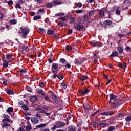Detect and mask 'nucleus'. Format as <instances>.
<instances>
[{"label":"nucleus","instance_id":"4c0bfd02","mask_svg":"<svg viewBox=\"0 0 131 131\" xmlns=\"http://www.w3.org/2000/svg\"><path fill=\"white\" fill-rule=\"evenodd\" d=\"M115 129V127L114 126H110L108 127V130L107 131H113Z\"/></svg>","mask_w":131,"mask_h":131},{"label":"nucleus","instance_id":"dca6fc26","mask_svg":"<svg viewBox=\"0 0 131 131\" xmlns=\"http://www.w3.org/2000/svg\"><path fill=\"white\" fill-rule=\"evenodd\" d=\"M104 25H111L112 24V21L110 20H107L104 21Z\"/></svg>","mask_w":131,"mask_h":131},{"label":"nucleus","instance_id":"a211bd4d","mask_svg":"<svg viewBox=\"0 0 131 131\" xmlns=\"http://www.w3.org/2000/svg\"><path fill=\"white\" fill-rule=\"evenodd\" d=\"M2 124V126L3 127H8V126H10V124L8 122H4Z\"/></svg>","mask_w":131,"mask_h":131},{"label":"nucleus","instance_id":"a18cd8bd","mask_svg":"<svg viewBox=\"0 0 131 131\" xmlns=\"http://www.w3.org/2000/svg\"><path fill=\"white\" fill-rule=\"evenodd\" d=\"M15 8L16 9H21V5H20V4L17 3L15 5Z\"/></svg>","mask_w":131,"mask_h":131},{"label":"nucleus","instance_id":"393cba45","mask_svg":"<svg viewBox=\"0 0 131 131\" xmlns=\"http://www.w3.org/2000/svg\"><path fill=\"white\" fill-rule=\"evenodd\" d=\"M118 52L119 53V54H122V53H123V48L121 47H118Z\"/></svg>","mask_w":131,"mask_h":131},{"label":"nucleus","instance_id":"7ed1b4c3","mask_svg":"<svg viewBox=\"0 0 131 131\" xmlns=\"http://www.w3.org/2000/svg\"><path fill=\"white\" fill-rule=\"evenodd\" d=\"M74 27L76 30H78L79 31H82V30H84L83 26L77 23L74 24Z\"/></svg>","mask_w":131,"mask_h":131},{"label":"nucleus","instance_id":"f257e3e1","mask_svg":"<svg viewBox=\"0 0 131 131\" xmlns=\"http://www.w3.org/2000/svg\"><path fill=\"white\" fill-rule=\"evenodd\" d=\"M20 30H21L23 34L21 37L23 38H26L27 37V35L29 33V29L28 28H20Z\"/></svg>","mask_w":131,"mask_h":131},{"label":"nucleus","instance_id":"a19ab883","mask_svg":"<svg viewBox=\"0 0 131 131\" xmlns=\"http://www.w3.org/2000/svg\"><path fill=\"white\" fill-rule=\"evenodd\" d=\"M45 10L43 9H39L38 11V14H43Z\"/></svg>","mask_w":131,"mask_h":131},{"label":"nucleus","instance_id":"f03ea898","mask_svg":"<svg viewBox=\"0 0 131 131\" xmlns=\"http://www.w3.org/2000/svg\"><path fill=\"white\" fill-rule=\"evenodd\" d=\"M110 102L114 103L115 105H117L118 104V100H116L117 97L116 96L111 94L110 96Z\"/></svg>","mask_w":131,"mask_h":131},{"label":"nucleus","instance_id":"bb28decb","mask_svg":"<svg viewBox=\"0 0 131 131\" xmlns=\"http://www.w3.org/2000/svg\"><path fill=\"white\" fill-rule=\"evenodd\" d=\"M22 109H24V110H29V107L28 106L24 104V105L21 107Z\"/></svg>","mask_w":131,"mask_h":131},{"label":"nucleus","instance_id":"f8f14e48","mask_svg":"<svg viewBox=\"0 0 131 131\" xmlns=\"http://www.w3.org/2000/svg\"><path fill=\"white\" fill-rule=\"evenodd\" d=\"M69 131H76V128L73 125H72L69 127Z\"/></svg>","mask_w":131,"mask_h":131},{"label":"nucleus","instance_id":"412c9836","mask_svg":"<svg viewBox=\"0 0 131 131\" xmlns=\"http://www.w3.org/2000/svg\"><path fill=\"white\" fill-rule=\"evenodd\" d=\"M7 94H8V95H13L14 91L11 89H8L6 91Z\"/></svg>","mask_w":131,"mask_h":131},{"label":"nucleus","instance_id":"ddd939ff","mask_svg":"<svg viewBox=\"0 0 131 131\" xmlns=\"http://www.w3.org/2000/svg\"><path fill=\"white\" fill-rule=\"evenodd\" d=\"M9 23L11 25H15L17 24V20L16 19H10L9 20Z\"/></svg>","mask_w":131,"mask_h":131},{"label":"nucleus","instance_id":"79ce46f5","mask_svg":"<svg viewBox=\"0 0 131 131\" xmlns=\"http://www.w3.org/2000/svg\"><path fill=\"white\" fill-rule=\"evenodd\" d=\"M33 19L35 21L36 20H39V19H40V16L36 15L34 17Z\"/></svg>","mask_w":131,"mask_h":131},{"label":"nucleus","instance_id":"9d476101","mask_svg":"<svg viewBox=\"0 0 131 131\" xmlns=\"http://www.w3.org/2000/svg\"><path fill=\"white\" fill-rule=\"evenodd\" d=\"M90 45L93 47H99V42H97L95 40L90 42Z\"/></svg>","mask_w":131,"mask_h":131},{"label":"nucleus","instance_id":"3c124183","mask_svg":"<svg viewBox=\"0 0 131 131\" xmlns=\"http://www.w3.org/2000/svg\"><path fill=\"white\" fill-rule=\"evenodd\" d=\"M78 8H81L82 7V3L78 2L77 4Z\"/></svg>","mask_w":131,"mask_h":131},{"label":"nucleus","instance_id":"6e6d98bb","mask_svg":"<svg viewBox=\"0 0 131 131\" xmlns=\"http://www.w3.org/2000/svg\"><path fill=\"white\" fill-rule=\"evenodd\" d=\"M53 7V5H52V3H48L47 5V8H52Z\"/></svg>","mask_w":131,"mask_h":131},{"label":"nucleus","instance_id":"b1692460","mask_svg":"<svg viewBox=\"0 0 131 131\" xmlns=\"http://www.w3.org/2000/svg\"><path fill=\"white\" fill-rule=\"evenodd\" d=\"M37 93H38L39 94H40L41 95H42V96H44L45 95V93H43V91L41 89H37Z\"/></svg>","mask_w":131,"mask_h":131},{"label":"nucleus","instance_id":"c9c22d12","mask_svg":"<svg viewBox=\"0 0 131 131\" xmlns=\"http://www.w3.org/2000/svg\"><path fill=\"white\" fill-rule=\"evenodd\" d=\"M66 49L67 51H70L72 49V47L69 45H68L66 47Z\"/></svg>","mask_w":131,"mask_h":131},{"label":"nucleus","instance_id":"1a4fd4ad","mask_svg":"<svg viewBox=\"0 0 131 131\" xmlns=\"http://www.w3.org/2000/svg\"><path fill=\"white\" fill-rule=\"evenodd\" d=\"M114 114L113 112H105L101 114V115H104L105 116H108V115H113Z\"/></svg>","mask_w":131,"mask_h":131},{"label":"nucleus","instance_id":"2eb2a0df","mask_svg":"<svg viewBox=\"0 0 131 131\" xmlns=\"http://www.w3.org/2000/svg\"><path fill=\"white\" fill-rule=\"evenodd\" d=\"M52 3L54 4V5H61V4H63V2H61L59 0H54Z\"/></svg>","mask_w":131,"mask_h":131},{"label":"nucleus","instance_id":"774afa93","mask_svg":"<svg viewBox=\"0 0 131 131\" xmlns=\"http://www.w3.org/2000/svg\"><path fill=\"white\" fill-rule=\"evenodd\" d=\"M18 131H25L24 129L23 128H19Z\"/></svg>","mask_w":131,"mask_h":131},{"label":"nucleus","instance_id":"c756f323","mask_svg":"<svg viewBox=\"0 0 131 131\" xmlns=\"http://www.w3.org/2000/svg\"><path fill=\"white\" fill-rule=\"evenodd\" d=\"M52 68H53L54 69H58V64L53 63L52 64Z\"/></svg>","mask_w":131,"mask_h":131},{"label":"nucleus","instance_id":"72a5a7b5","mask_svg":"<svg viewBox=\"0 0 131 131\" xmlns=\"http://www.w3.org/2000/svg\"><path fill=\"white\" fill-rule=\"evenodd\" d=\"M99 125H100V126H101V127H105V126H106V123H105L103 122H101L99 123Z\"/></svg>","mask_w":131,"mask_h":131},{"label":"nucleus","instance_id":"338daca9","mask_svg":"<svg viewBox=\"0 0 131 131\" xmlns=\"http://www.w3.org/2000/svg\"><path fill=\"white\" fill-rule=\"evenodd\" d=\"M4 15H3L2 13H0V19H3V18H4Z\"/></svg>","mask_w":131,"mask_h":131},{"label":"nucleus","instance_id":"2f4dec72","mask_svg":"<svg viewBox=\"0 0 131 131\" xmlns=\"http://www.w3.org/2000/svg\"><path fill=\"white\" fill-rule=\"evenodd\" d=\"M119 67L120 68H125V67H126V64L125 63H124L123 64H120Z\"/></svg>","mask_w":131,"mask_h":131},{"label":"nucleus","instance_id":"f3484780","mask_svg":"<svg viewBox=\"0 0 131 131\" xmlns=\"http://www.w3.org/2000/svg\"><path fill=\"white\" fill-rule=\"evenodd\" d=\"M60 63H61L62 64H63L64 65H66L67 64V61L64 58H61L59 60Z\"/></svg>","mask_w":131,"mask_h":131},{"label":"nucleus","instance_id":"49530a36","mask_svg":"<svg viewBox=\"0 0 131 131\" xmlns=\"http://www.w3.org/2000/svg\"><path fill=\"white\" fill-rule=\"evenodd\" d=\"M57 78H58V79L60 80H62V79H63V76L61 75H58Z\"/></svg>","mask_w":131,"mask_h":131},{"label":"nucleus","instance_id":"0eeeda50","mask_svg":"<svg viewBox=\"0 0 131 131\" xmlns=\"http://www.w3.org/2000/svg\"><path fill=\"white\" fill-rule=\"evenodd\" d=\"M90 92V90L88 89H85L84 90H79V93L82 96H84V95H86V94H88Z\"/></svg>","mask_w":131,"mask_h":131},{"label":"nucleus","instance_id":"a878e982","mask_svg":"<svg viewBox=\"0 0 131 131\" xmlns=\"http://www.w3.org/2000/svg\"><path fill=\"white\" fill-rule=\"evenodd\" d=\"M61 89H63V90H66L67 88V85L64 83H61Z\"/></svg>","mask_w":131,"mask_h":131},{"label":"nucleus","instance_id":"58836bf2","mask_svg":"<svg viewBox=\"0 0 131 131\" xmlns=\"http://www.w3.org/2000/svg\"><path fill=\"white\" fill-rule=\"evenodd\" d=\"M39 31L40 32V33H45V32H46V30L41 28H39Z\"/></svg>","mask_w":131,"mask_h":131},{"label":"nucleus","instance_id":"ea45409f","mask_svg":"<svg viewBox=\"0 0 131 131\" xmlns=\"http://www.w3.org/2000/svg\"><path fill=\"white\" fill-rule=\"evenodd\" d=\"M74 22H75V18H74V17L70 18V23H74Z\"/></svg>","mask_w":131,"mask_h":131},{"label":"nucleus","instance_id":"5701e85b","mask_svg":"<svg viewBox=\"0 0 131 131\" xmlns=\"http://www.w3.org/2000/svg\"><path fill=\"white\" fill-rule=\"evenodd\" d=\"M88 78H89V77H88V76L83 75L80 77V79H81V80L84 81L88 79Z\"/></svg>","mask_w":131,"mask_h":131},{"label":"nucleus","instance_id":"680f3d73","mask_svg":"<svg viewBox=\"0 0 131 131\" xmlns=\"http://www.w3.org/2000/svg\"><path fill=\"white\" fill-rule=\"evenodd\" d=\"M27 91H28V92H32V89H31V88H30V87H28Z\"/></svg>","mask_w":131,"mask_h":131},{"label":"nucleus","instance_id":"4be33fe9","mask_svg":"<svg viewBox=\"0 0 131 131\" xmlns=\"http://www.w3.org/2000/svg\"><path fill=\"white\" fill-rule=\"evenodd\" d=\"M47 125V124H40L36 126L37 128H41L42 127H45Z\"/></svg>","mask_w":131,"mask_h":131},{"label":"nucleus","instance_id":"20e7f679","mask_svg":"<svg viewBox=\"0 0 131 131\" xmlns=\"http://www.w3.org/2000/svg\"><path fill=\"white\" fill-rule=\"evenodd\" d=\"M84 61V59L83 58H78L77 59H75V64L76 65H81V64H82Z\"/></svg>","mask_w":131,"mask_h":131},{"label":"nucleus","instance_id":"c03bdc74","mask_svg":"<svg viewBox=\"0 0 131 131\" xmlns=\"http://www.w3.org/2000/svg\"><path fill=\"white\" fill-rule=\"evenodd\" d=\"M6 57L7 60H10V59L12 58V56H11V55H10V54H7L6 55Z\"/></svg>","mask_w":131,"mask_h":131},{"label":"nucleus","instance_id":"423d86ee","mask_svg":"<svg viewBox=\"0 0 131 131\" xmlns=\"http://www.w3.org/2000/svg\"><path fill=\"white\" fill-rule=\"evenodd\" d=\"M3 117H4V119L2 120V122H4V121H7V122H11V120L9 118H10V116L3 114Z\"/></svg>","mask_w":131,"mask_h":131},{"label":"nucleus","instance_id":"bf43d9fd","mask_svg":"<svg viewBox=\"0 0 131 131\" xmlns=\"http://www.w3.org/2000/svg\"><path fill=\"white\" fill-rule=\"evenodd\" d=\"M56 128H57L55 125V126H53L51 128V130H53V131L56 130Z\"/></svg>","mask_w":131,"mask_h":131},{"label":"nucleus","instance_id":"9b49d317","mask_svg":"<svg viewBox=\"0 0 131 131\" xmlns=\"http://www.w3.org/2000/svg\"><path fill=\"white\" fill-rule=\"evenodd\" d=\"M31 122L34 124H36V123H37L38 122V118H35V117L32 118Z\"/></svg>","mask_w":131,"mask_h":131},{"label":"nucleus","instance_id":"69168bd1","mask_svg":"<svg viewBox=\"0 0 131 131\" xmlns=\"http://www.w3.org/2000/svg\"><path fill=\"white\" fill-rule=\"evenodd\" d=\"M47 116H49V115H51V113H47V112H45L44 113Z\"/></svg>","mask_w":131,"mask_h":131},{"label":"nucleus","instance_id":"0e129e2a","mask_svg":"<svg viewBox=\"0 0 131 131\" xmlns=\"http://www.w3.org/2000/svg\"><path fill=\"white\" fill-rule=\"evenodd\" d=\"M72 32H73L72 30H69V31L68 32V34H71Z\"/></svg>","mask_w":131,"mask_h":131},{"label":"nucleus","instance_id":"6e6552de","mask_svg":"<svg viewBox=\"0 0 131 131\" xmlns=\"http://www.w3.org/2000/svg\"><path fill=\"white\" fill-rule=\"evenodd\" d=\"M98 12L99 13V18L100 19H102L103 17H104V15H105V12H104V10L103 9L99 10Z\"/></svg>","mask_w":131,"mask_h":131},{"label":"nucleus","instance_id":"e2e57ef3","mask_svg":"<svg viewBox=\"0 0 131 131\" xmlns=\"http://www.w3.org/2000/svg\"><path fill=\"white\" fill-rule=\"evenodd\" d=\"M66 67H67V68H70L71 67V66H70L69 63H67L66 64Z\"/></svg>","mask_w":131,"mask_h":131},{"label":"nucleus","instance_id":"473e14b6","mask_svg":"<svg viewBox=\"0 0 131 131\" xmlns=\"http://www.w3.org/2000/svg\"><path fill=\"white\" fill-rule=\"evenodd\" d=\"M13 107H9L6 110V111L8 112V113H11V112H13Z\"/></svg>","mask_w":131,"mask_h":131},{"label":"nucleus","instance_id":"09e8293b","mask_svg":"<svg viewBox=\"0 0 131 131\" xmlns=\"http://www.w3.org/2000/svg\"><path fill=\"white\" fill-rule=\"evenodd\" d=\"M83 18L84 21H88L89 20V17L87 16L86 15H84Z\"/></svg>","mask_w":131,"mask_h":131},{"label":"nucleus","instance_id":"de8ad7c7","mask_svg":"<svg viewBox=\"0 0 131 131\" xmlns=\"http://www.w3.org/2000/svg\"><path fill=\"white\" fill-rule=\"evenodd\" d=\"M125 50H126L127 52H131V48L129 47V46H127L126 48H125Z\"/></svg>","mask_w":131,"mask_h":131},{"label":"nucleus","instance_id":"864d4df0","mask_svg":"<svg viewBox=\"0 0 131 131\" xmlns=\"http://www.w3.org/2000/svg\"><path fill=\"white\" fill-rule=\"evenodd\" d=\"M6 3H7V4L10 5H13V1L12 0H10L9 1H7Z\"/></svg>","mask_w":131,"mask_h":131},{"label":"nucleus","instance_id":"aec40b11","mask_svg":"<svg viewBox=\"0 0 131 131\" xmlns=\"http://www.w3.org/2000/svg\"><path fill=\"white\" fill-rule=\"evenodd\" d=\"M19 72H20V75H24V74L27 73V70L21 69V70H20Z\"/></svg>","mask_w":131,"mask_h":131},{"label":"nucleus","instance_id":"c85d7f7f","mask_svg":"<svg viewBox=\"0 0 131 131\" xmlns=\"http://www.w3.org/2000/svg\"><path fill=\"white\" fill-rule=\"evenodd\" d=\"M31 129V125H28L27 126H26V130L29 131Z\"/></svg>","mask_w":131,"mask_h":131},{"label":"nucleus","instance_id":"39448f33","mask_svg":"<svg viewBox=\"0 0 131 131\" xmlns=\"http://www.w3.org/2000/svg\"><path fill=\"white\" fill-rule=\"evenodd\" d=\"M55 125L57 128H61V127H63V126H65V125H66V123L62 122H56Z\"/></svg>","mask_w":131,"mask_h":131},{"label":"nucleus","instance_id":"7c9ffc66","mask_svg":"<svg viewBox=\"0 0 131 131\" xmlns=\"http://www.w3.org/2000/svg\"><path fill=\"white\" fill-rule=\"evenodd\" d=\"M93 15H95V11L91 10L89 11V15L92 17Z\"/></svg>","mask_w":131,"mask_h":131},{"label":"nucleus","instance_id":"5fc2aeb1","mask_svg":"<svg viewBox=\"0 0 131 131\" xmlns=\"http://www.w3.org/2000/svg\"><path fill=\"white\" fill-rule=\"evenodd\" d=\"M39 85L40 88H43V86H45L46 85V83H43V82L39 84Z\"/></svg>","mask_w":131,"mask_h":131},{"label":"nucleus","instance_id":"8fccbe9b","mask_svg":"<svg viewBox=\"0 0 131 131\" xmlns=\"http://www.w3.org/2000/svg\"><path fill=\"white\" fill-rule=\"evenodd\" d=\"M55 16H64V14L62 12H60L55 14Z\"/></svg>","mask_w":131,"mask_h":131},{"label":"nucleus","instance_id":"6ab92c4d","mask_svg":"<svg viewBox=\"0 0 131 131\" xmlns=\"http://www.w3.org/2000/svg\"><path fill=\"white\" fill-rule=\"evenodd\" d=\"M118 56V52L117 51H114L110 55V57H117Z\"/></svg>","mask_w":131,"mask_h":131},{"label":"nucleus","instance_id":"37998d69","mask_svg":"<svg viewBox=\"0 0 131 131\" xmlns=\"http://www.w3.org/2000/svg\"><path fill=\"white\" fill-rule=\"evenodd\" d=\"M45 101H47V102H51V99L48 96H45Z\"/></svg>","mask_w":131,"mask_h":131},{"label":"nucleus","instance_id":"f704fd0d","mask_svg":"<svg viewBox=\"0 0 131 131\" xmlns=\"http://www.w3.org/2000/svg\"><path fill=\"white\" fill-rule=\"evenodd\" d=\"M3 66L4 67H8V66H9V63L7 61H4V62L3 63Z\"/></svg>","mask_w":131,"mask_h":131},{"label":"nucleus","instance_id":"4468645a","mask_svg":"<svg viewBox=\"0 0 131 131\" xmlns=\"http://www.w3.org/2000/svg\"><path fill=\"white\" fill-rule=\"evenodd\" d=\"M37 100V97H36V96H33L30 98V101L32 102H36V100Z\"/></svg>","mask_w":131,"mask_h":131},{"label":"nucleus","instance_id":"e433bc0d","mask_svg":"<svg viewBox=\"0 0 131 131\" xmlns=\"http://www.w3.org/2000/svg\"><path fill=\"white\" fill-rule=\"evenodd\" d=\"M117 10L116 11V15H120V11L119 10V7H116Z\"/></svg>","mask_w":131,"mask_h":131},{"label":"nucleus","instance_id":"13d9d810","mask_svg":"<svg viewBox=\"0 0 131 131\" xmlns=\"http://www.w3.org/2000/svg\"><path fill=\"white\" fill-rule=\"evenodd\" d=\"M75 13H76L77 14H81V13H82V10H76L75 11Z\"/></svg>","mask_w":131,"mask_h":131},{"label":"nucleus","instance_id":"cd10ccee","mask_svg":"<svg viewBox=\"0 0 131 131\" xmlns=\"http://www.w3.org/2000/svg\"><path fill=\"white\" fill-rule=\"evenodd\" d=\"M47 33L49 35L54 34L55 33V32L52 30H48L47 31Z\"/></svg>","mask_w":131,"mask_h":131},{"label":"nucleus","instance_id":"603ef678","mask_svg":"<svg viewBox=\"0 0 131 131\" xmlns=\"http://www.w3.org/2000/svg\"><path fill=\"white\" fill-rule=\"evenodd\" d=\"M18 105L22 107V106L24 105V102L23 101H19L18 102Z\"/></svg>","mask_w":131,"mask_h":131},{"label":"nucleus","instance_id":"4d7b16f0","mask_svg":"<svg viewBox=\"0 0 131 131\" xmlns=\"http://www.w3.org/2000/svg\"><path fill=\"white\" fill-rule=\"evenodd\" d=\"M36 116V118H40L41 117V116H40V114H38V113H37L35 115Z\"/></svg>","mask_w":131,"mask_h":131},{"label":"nucleus","instance_id":"052dcab7","mask_svg":"<svg viewBox=\"0 0 131 131\" xmlns=\"http://www.w3.org/2000/svg\"><path fill=\"white\" fill-rule=\"evenodd\" d=\"M52 99H53V100H56L57 99V96H56V95L53 94L52 95Z\"/></svg>","mask_w":131,"mask_h":131}]
</instances>
